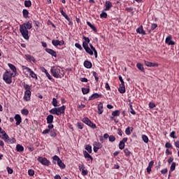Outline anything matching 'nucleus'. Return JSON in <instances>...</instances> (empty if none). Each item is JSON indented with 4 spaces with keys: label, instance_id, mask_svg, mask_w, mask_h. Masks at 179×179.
Listing matches in <instances>:
<instances>
[{
    "label": "nucleus",
    "instance_id": "nucleus-1",
    "mask_svg": "<svg viewBox=\"0 0 179 179\" xmlns=\"http://www.w3.org/2000/svg\"><path fill=\"white\" fill-rule=\"evenodd\" d=\"M31 27H33V25L30 21L20 25V32L25 40H29V30H30Z\"/></svg>",
    "mask_w": 179,
    "mask_h": 179
},
{
    "label": "nucleus",
    "instance_id": "nucleus-2",
    "mask_svg": "<svg viewBox=\"0 0 179 179\" xmlns=\"http://www.w3.org/2000/svg\"><path fill=\"white\" fill-rule=\"evenodd\" d=\"M50 72H51L52 76H54V78H56L57 79H58V78L61 79V78H64V76L65 75V71L59 66H52L50 69Z\"/></svg>",
    "mask_w": 179,
    "mask_h": 179
},
{
    "label": "nucleus",
    "instance_id": "nucleus-3",
    "mask_svg": "<svg viewBox=\"0 0 179 179\" xmlns=\"http://www.w3.org/2000/svg\"><path fill=\"white\" fill-rule=\"evenodd\" d=\"M66 108V106L65 105L62 106L59 108H53L49 110V113L50 114H53L55 115H57L59 117L60 115H62V114H65V109Z\"/></svg>",
    "mask_w": 179,
    "mask_h": 179
},
{
    "label": "nucleus",
    "instance_id": "nucleus-4",
    "mask_svg": "<svg viewBox=\"0 0 179 179\" xmlns=\"http://www.w3.org/2000/svg\"><path fill=\"white\" fill-rule=\"evenodd\" d=\"M83 39L85 41L83 42V47L85 52L89 54L90 55H93V51H92V49L89 48V43H90V38L83 36Z\"/></svg>",
    "mask_w": 179,
    "mask_h": 179
},
{
    "label": "nucleus",
    "instance_id": "nucleus-5",
    "mask_svg": "<svg viewBox=\"0 0 179 179\" xmlns=\"http://www.w3.org/2000/svg\"><path fill=\"white\" fill-rule=\"evenodd\" d=\"M15 75L13 73H9L8 71H6V72L3 75V79L6 83L8 85H10L12 83V77L15 78Z\"/></svg>",
    "mask_w": 179,
    "mask_h": 179
},
{
    "label": "nucleus",
    "instance_id": "nucleus-6",
    "mask_svg": "<svg viewBox=\"0 0 179 179\" xmlns=\"http://www.w3.org/2000/svg\"><path fill=\"white\" fill-rule=\"evenodd\" d=\"M37 160L41 163V164H43V166H48L51 163L48 159H47V158L43 157H38Z\"/></svg>",
    "mask_w": 179,
    "mask_h": 179
},
{
    "label": "nucleus",
    "instance_id": "nucleus-7",
    "mask_svg": "<svg viewBox=\"0 0 179 179\" xmlns=\"http://www.w3.org/2000/svg\"><path fill=\"white\" fill-rule=\"evenodd\" d=\"M78 169L80 171H81L82 176H87V173H88L87 169H86L83 164H79Z\"/></svg>",
    "mask_w": 179,
    "mask_h": 179
},
{
    "label": "nucleus",
    "instance_id": "nucleus-8",
    "mask_svg": "<svg viewBox=\"0 0 179 179\" xmlns=\"http://www.w3.org/2000/svg\"><path fill=\"white\" fill-rule=\"evenodd\" d=\"M93 146L94 153H97L99 149H101V148H103V145H101L99 142L97 141L94 142Z\"/></svg>",
    "mask_w": 179,
    "mask_h": 179
},
{
    "label": "nucleus",
    "instance_id": "nucleus-9",
    "mask_svg": "<svg viewBox=\"0 0 179 179\" xmlns=\"http://www.w3.org/2000/svg\"><path fill=\"white\" fill-rule=\"evenodd\" d=\"M52 44L55 47H58V45H64L65 44V41L64 40L59 41V40H52Z\"/></svg>",
    "mask_w": 179,
    "mask_h": 179
},
{
    "label": "nucleus",
    "instance_id": "nucleus-10",
    "mask_svg": "<svg viewBox=\"0 0 179 179\" xmlns=\"http://www.w3.org/2000/svg\"><path fill=\"white\" fill-rule=\"evenodd\" d=\"M14 120H15V125L17 127L22 124V116L19 114H16L14 117Z\"/></svg>",
    "mask_w": 179,
    "mask_h": 179
},
{
    "label": "nucleus",
    "instance_id": "nucleus-11",
    "mask_svg": "<svg viewBox=\"0 0 179 179\" xmlns=\"http://www.w3.org/2000/svg\"><path fill=\"white\" fill-rule=\"evenodd\" d=\"M171 38V36H167L165 40L166 44H168L169 45H175L176 42H174V41H172Z\"/></svg>",
    "mask_w": 179,
    "mask_h": 179
},
{
    "label": "nucleus",
    "instance_id": "nucleus-12",
    "mask_svg": "<svg viewBox=\"0 0 179 179\" xmlns=\"http://www.w3.org/2000/svg\"><path fill=\"white\" fill-rule=\"evenodd\" d=\"M8 66L10 68V71H12L13 73L16 76V75H17V69H16V66L10 63L8 64Z\"/></svg>",
    "mask_w": 179,
    "mask_h": 179
},
{
    "label": "nucleus",
    "instance_id": "nucleus-13",
    "mask_svg": "<svg viewBox=\"0 0 179 179\" xmlns=\"http://www.w3.org/2000/svg\"><path fill=\"white\" fill-rule=\"evenodd\" d=\"M45 51H46L48 54H50V55H52V57L57 58V52H55V50L50 48H45Z\"/></svg>",
    "mask_w": 179,
    "mask_h": 179
},
{
    "label": "nucleus",
    "instance_id": "nucleus-14",
    "mask_svg": "<svg viewBox=\"0 0 179 179\" xmlns=\"http://www.w3.org/2000/svg\"><path fill=\"white\" fill-rule=\"evenodd\" d=\"M31 96V91H25L24 95V100H25V101H29L30 100Z\"/></svg>",
    "mask_w": 179,
    "mask_h": 179
},
{
    "label": "nucleus",
    "instance_id": "nucleus-15",
    "mask_svg": "<svg viewBox=\"0 0 179 179\" xmlns=\"http://www.w3.org/2000/svg\"><path fill=\"white\" fill-rule=\"evenodd\" d=\"M22 69L23 71V73L26 75V76H28L29 73H30L31 69L26 66H22Z\"/></svg>",
    "mask_w": 179,
    "mask_h": 179
},
{
    "label": "nucleus",
    "instance_id": "nucleus-16",
    "mask_svg": "<svg viewBox=\"0 0 179 179\" xmlns=\"http://www.w3.org/2000/svg\"><path fill=\"white\" fill-rule=\"evenodd\" d=\"M154 164H155V162H153V161H150V162H149L148 166V167H147V169H146L147 173H148V174H150V173H151V171H152V167H153V165H154Z\"/></svg>",
    "mask_w": 179,
    "mask_h": 179
},
{
    "label": "nucleus",
    "instance_id": "nucleus-17",
    "mask_svg": "<svg viewBox=\"0 0 179 179\" xmlns=\"http://www.w3.org/2000/svg\"><path fill=\"white\" fill-rule=\"evenodd\" d=\"M144 64L146 66H148V67L158 66L157 63H152V62L146 61V60H144Z\"/></svg>",
    "mask_w": 179,
    "mask_h": 179
},
{
    "label": "nucleus",
    "instance_id": "nucleus-18",
    "mask_svg": "<svg viewBox=\"0 0 179 179\" xmlns=\"http://www.w3.org/2000/svg\"><path fill=\"white\" fill-rule=\"evenodd\" d=\"M105 6L104 10H110V8H113V3L110 1H106Z\"/></svg>",
    "mask_w": 179,
    "mask_h": 179
},
{
    "label": "nucleus",
    "instance_id": "nucleus-19",
    "mask_svg": "<svg viewBox=\"0 0 179 179\" xmlns=\"http://www.w3.org/2000/svg\"><path fill=\"white\" fill-rule=\"evenodd\" d=\"M83 155L84 157L87 159V160H91V162L93 161V157L89 152H87V151H84Z\"/></svg>",
    "mask_w": 179,
    "mask_h": 179
},
{
    "label": "nucleus",
    "instance_id": "nucleus-20",
    "mask_svg": "<svg viewBox=\"0 0 179 179\" xmlns=\"http://www.w3.org/2000/svg\"><path fill=\"white\" fill-rule=\"evenodd\" d=\"M47 124H52L54 122V115H48L46 117Z\"/></svg>",
    "mask_w": 179,
    "mask_h": 179
},
{
    "label": "nucleus",
    "instance_id": "nucleus-21",
    "mask_svg": "<svg viewBox=\"0 0 179 179\" xmlns=\"http://www.w3.org/2000/svg\"><path fill=\"white\" fill-rule=\"evenodd\" d=\"M97 109H98V114L101 115V113H103L104 109L103 108V103H99L98 104Z\"/></svg>",
    "mask_w": 179,
    "mask_h": 179
},
{
    "label": "nucleus",
    "instance_id": "nucleus-22",
    "mask_svg": "<svg viewBox=\"0 0 179 179\" xmlns=\"http://www.w3.org/2000/svg\"><path fill=\"white\" fill-rule=\"evenodd\" d=\"M118 90L121 94H124L125 93V84H120Z\"/></svg>",
    "mask_w": 179,
    "mask_h": 179
},
{
    "label": "nucleus",
    "instance_id": "nucleus-23",
    "mask_svg": "<svg viewBox=\"0 0 179 179\" xmlns=\"http://www.w3.org/2000/svg\"><path fill=\"white\" fill-rule=\"evenodd\" d=\"M16 150L17 152H18L19 153H22V152L24 151V147H23V145H20V144H17L16 145Z\"/></svg>",
    "mask_w": 179,
    "mask_h": 179
},
{
    "label": "nucleus",
    "instance_id": "nucleus-24",
    "mask_svg": "<svg viewBox=\"0 0 179 179\" xmlns=\"http://www.w3.org/2000/svg\"><path fill=\"white\" fill-rule=\"evenodd\" d=\"M25 59L29 61V62H34V61H36L34 57L30 55H25Z\"/></svg>",
    "mask_w": 179,
    "mask_h": 179
},
{
    "label": "nucleus",
    "instance_id": "nucleus-25",
    "mask_svg": "<svg viewBox=\"0 0 179 179\" xmlns=\"http://www.w3.org/2000/svg\"><path fill=\"white\" fill-rule=\"evenodd\" d=\"M129 108H130V113L132 114V115H136V112L134 110V108L132 106V102L131 101V99H129Z\"/></svg>",
    "mask_w": 179,
    "mask_h": 179
},
{
    "label": "nucleus",
    "instance_id": "nucleus-26",
    "mask_svg": "<svg viewBox=\"0 0 179 179\" xmlns=\"http://www.w3.org/2000/svg\"><path fill=\"white\" fill-rule=\"evenodd\" d=\"M101 94L94 93L89 97V100H94L95 99H99V97H101Z\"/></svg>",
    "mask_w": 179,
    "mask_h": 179
},
{
    "label": "nucleus",
    "instance_id": "nucleus-27",
    "mask_svg": "<svg viewBox=\"0 0 179 179\" xmlns=\"http://www.w3.org/2000/svg\"><path fill=\"white\" fill-rule=\"evenodd\" d=\"M84 66H85V68H87V69H90V68H92V62H90L89 61L84 62Z\"/></svg>",
    "mask_w": 179,
    "mask_h": 179
},
{
    "label": "nucleus",
    "instance_id": "nucleus-28",
    "mask_svg": "<svg viewBox=\"0 0 179 179\" xmlns=\"http://www.w3.org/2000/svg\"><path fill=\"white\" fill-rule=\"evenodd\" d=\"M90 50L92 51V53L94 52L95 58H97V50H96V48L93 45L90 44Z\"/></svg>",
    "mask_w": 179,
    "mask_h": 179
},
{
    "label": "nucleus",
    "instance_id": "nucleus-29",
    "mask_svg": "<svg viewBox=\"0 0 179 179\" xmlns=\"http://www.w3.org/2000/svg\"><path fill=\"white\" fill-rule=\"evenodd\" d=\"M134 131V127H128L126 129H125V134L126 135H131V132H132Z\"/></svg>",
    "mask_w": 179,
    "mask_h": 179
},
{
    "label": "nucleus",
    "instance_id": "nucleus-30",
    "mask_svg": "<svg viewBox=\"0 0 179 179\" xmlns=\"http://www.w3.org/2000/svg\"><path fill=\"white\" fill-rule=\"evenodd\" d=\"M142 140L143 141L144 143H149V138L148 136L143 134L141 136Z\"/></svg>",
    "mask_w": 179,
    "mask_h": 179
},
{
    "label": "nucleus",
    "instance_id": "nucleus-31",
    "mask_svg": "<svg viewBox=\"0 0 179 179\" xmlns=\"http://www.w3.org/2000/svg\"><path fill=\"white\" fill-rule=\"evenodd\" d=\"M50 135L52 138H55L57 136V129H53L50 131Z\"/></svg>",
    "mask_w": 179,
    "mask_h": 179
},
{
    "label": "nucleus",
    "instance_id": "nucleus-32",
    "mask_svg": "<svg viewBox=\"0 0 179 179\" xmlns=\"http://www.w3.org/2000/svg\"><path fill=\"white\" fill-rule=\"evenodd\" d=\"M136 32L138 33V34H145V31L143 30V27L141 26L136 29Z\"/></svg>",
    "mask_w": 179,
    "mask_h": 179
},
{
    "label": "nucleus",
    "instance_id": "nucleus-33",
    "mask_svg": "<svg viewBox=\"0 0 179 179\" xmlns=\"http://www.w3.org/2000/svg\"><path fill=\"white\" fill-rule=\"evenodd\" d=\"M22 15H23V17H24V19H27V17H29V10L24 9L22 10Z\"/></svg>",
    "mask_w": 179,
    "mask_h": 179
},
{
    "label": "nucleus",
    "instance_id": "nucleus-34",
    "mask_svg": "<svg viewBox=\"0 0 179 179\" xmlns=\"http://www.w3.org/2000/svg\"><path fill=\"white\" fill-rule=\"evenodd\" d=\"M136 66L138 69H139V71H141L142 72L145 71V69L143 68V64L141 63H137Z\"/></svg>",
    "mask_w": 179,
    "mask_h": 179
},
{
    "label": "nucleus",
    "instance_id": "nucleus-35",
    "mask_svg": "<svg viewBox=\"0 0 179 179\" xmlns=\"http://www.w3.org/2000/svg\"><path fill=\"white\" fill-rule=\"evenodd\" d=\"M57 164L59 166V167H60V169H65V164H64V162H62V160H59L58 162H57Z\"/></svg>",
    "mask_w": 179,
    "mask_h": 179
},
{
    "label": "nucleus",
    "instance_id": "nucleus-36",
    "mask_svg": "<svg viewBox=\"0 0 179 179\" xmlns=\"http://www.w3.org/2000/svg\"><path fill=\"white\" fill-rule=\"evenodd\" d=\"M120 114H121V113L118 110H116L112 113L113 117H120Z\"/></svg>",
    "mask_w": 179,
    "mask_h": 179
},
{
    "label": "nucleus",
    "instance_id": "nucleus-37",
    "mask_svg": "<svg viewBox=\"0 0 179 179\" xmlns=\"http://www.w3.org/2000/svg\"><path fill=\"white\" fill-rule=\"evenodd\" d=\"M29 75L33 79H37V74H36V73L32 70L29 72Z\"/></svg>",
    "mask_w": 179,
    "mask_h": 179
},
{
    "label": "nucleus",
    "instance_id": "nucleus-38",
    "mask_svg": "<svg viewBox=\"0 0 179 179\" xmlns=\"http://www.w3.org/2000/svg\"><path fill=\"white\" fill-rule=\"evenodd\" d=\"M22 86L24 89L25 90V92L30 91V85L23 83Z\"/></svg>",
    "mask_w": 179,
    "mask_h": 179
},
{
    "label": "nucleus",
    "instance_id": "nucleus-39",
    "mask_svg": "<svg viewBox=\"0 0 179 179\" xmlns=\"http://www.w3.org/2000/svg\"><path fill=\"white\" fill-rule=\"evenodd\" d=\"M52 104L55 108L58 107V101L57 100V99H52Z\"/></svg>",
    "mask_w": 179,
    "mask_h": 179
},
{
    "label": "nucleus",
    "instance_id": "nucleus-40",
    "mask_svg": "<svg viewBox=\"0 0 179 179\" xmlns=\"http://www.w3.org/2000/svg\"><path fill=\"white\" fill-rule=\"evenodd\" d=\"M87 125H88V127H90V128H92V129H96V124L92 122L91 120L90 121V122Z\"/></svg>",
    "mask_w": 179,
    "mask_h": 179
},
{
    "label": "nucleus",
    "instance_id": "nucleus-41",
    "mask_svg": "<svg viewBox=\"0 0 179 179\" xmlns=\"http://www.w3.org/2000/svg\"><path fill=\"white\" fill-rule=\"evenodd\" d=\"M87 26H89V27H90V29H92V30H93L94 31H96V27H94L93 24H92V23H90V22L87 21Z\"/></svg>",
    "mask_w": 179,
    "mask_h": 179
},
{
    "label": "nucleus",
    "instance_id": "nucleus-42",
    "mask_svg": "<svg viewBox=\"0 0 179 179\" xmlns=\"http://www.w3.org/2000/svg\"><path fill=\"white\" fill-rule=\"evenodd\" d=\"M21 114H22V115H29V110L26 109V108H23L21 110Z\"/></svg>",
    "mask_w": 179,
    "mask_h": 179
},
{
    "label": "nucleus",
    "instance_id": "nucleus-43",
    "mask_svg": "<svg viewBox=\"0 0 179 179\" xmlns=\"http://www.w3.org/2000/svg\"><path fill=\"white\" fill-rule=\"evenodd\" d=\"M24 6L26 8H30L31 6V1L30 0H27L24 1Z\"/></svg>",
    "mask_w": 179,
    "mask_h": 179
},
{
    "label": "nucleus",
    "instance_id": "nucleus-44",
    "mask_svg": "<svg viewBox=\"0 0 179 179\" xmlns=\"http://www.w3.org/2000/svg\"><path fill=\"white\" fill-rule=\"evenodd\" d=\"M89 92H90V89L85 88V87L82 88V92L83 94H87V93H89Z\"/></svg>",
    "mask_w": 179,
    "mask_h": 179
},
{
    "label": "nucleus",
    "instance_id": "nucleus-45",
    "mask_svg": "<svg viewBox=\"0 0 179 179\" xmlns=\"http://www.w3.org/2000/svg\"><path fill=\"white\" fill-rule=\"evenodd\" d=\"M82 121L84 122V124H86V125H87L90 122L89 117H83L82 119Z\"/></svg>",
    "mask_w": 179,
    "mask_h": 179
},
{
    "label": "nucleus",
    "instance_id": "nucleus-46",
    "mask_svg": "<svg viewBox=\"0 0 179 179\" xmlns=\"http://www.w3.org/2000/svg\"><path fill=\"white\" fill-rule=\"evenodd\" d=\"M85 150H87L88 152V153H92V145H87L85 146Z\"/></svg>",
    "mask_w": 179,
    "mask_h": 179
},
{
    "label": "nucleus",
    "instance_id": "nucleus-47",
    "mask_svg": "<svg viewBox=\"0 0 179 179\" xmlns=\"http://www.w3.org/2000/svg\"><path fill=\"white\" fill-rule=\"evenodd\" d=\"M77 127H78V129H83V127H85V124H83V123H82L80 122H78L77 123Z\"/></svg>",
    "mask_w": 179,
    "mask_h": 179
},
{
    "label": "nucleus",
    "instance_id": "nucleus-48",
    "mask_svg": "<svg viewBox=\"0 0 179 179\" xmlns=\"http://www.w3.org/2000/svg\"><path fill=\"white\" fill-rule=\"evenodd\" d=\"M100 17L107 19V13L102 11V13L100 14Z\"/></svg>",
    "mask_w": 179,
    "mask_h": 179
},
{
    "label": "nucleus",
    "instance_id": "nucleus-49",
    "mask_svg": "<svg viewBox=\"0 0 179 179\" xmlns=\"http://www.w3.org/2000/svg\"><path fill=\"white\" fill-rule=\"evenodd\" d=\"M7 143H16V140L15 139V138H8V140L6 142Z\"/></svg>",
    "mask_w": 179,
    "mask_h": 179
},
{
    "label": "nucleus",
    "instance_id": "nucleus-50",
    "mask_svg": "<svg viewBox=\"0 0 179 179\" xmlns=\"http://www.w3.org/2000/svg\"><path fill=\"white\" fill-rule=\"evenodd\" d=\"M165 148H166V149H173V145H171V143L167 142L165 144Z\"/></svg>",
    "mask_w": 179,
    "mask_h": 179
},
{
    "label": "nucleus",
    "instance_id": "nucleus-51",
    "mask_svg": "<svg viewBox=\"0 0 179 179\" xmlns=\"http://www.w3.org/2000/svg\"><path fill=\"white\" fill-rule=\"evenodd\" d=\"M124 152L125 154V156H131V151H129V150H128V148H125L124 150Z\"/></svg>",
    "mask_w": 179,
    "mask_h": 179
},
{
    "label": "nucleus",
    "instance_id": "nucleus-52",
    "mask_svg": "<svg viewBox=\"0 0 179 179\" xmlns=\"http://www.w3.org/2000/svg\"><path fill=\"white\" fill-rule=\"evenodd\" d=\"M124 148H125V143L120 141L119 149H120V150H122V149H124Z\"/></svg>",
    "mask_w": 179,
    "mask_h": 179
},
{
    "label": "nucleus",
    "instance_id": "nucleus-53",
    "mask_svg": "<svg viewBox=\"0 0 179 179\" xmlns=\"http://www.w3.org/2000/svg\"><path fill=\"white\" fill-rule=\"evenodd\" d=\"M174 170H176V162L171 164L170 171H174Z\"/></svg>",
    "mask_w": 179,
    "mask_h": 179
},
{
    "label": "nucleus",
    "instance_id": "nucleus-54",
    "mask_svg": "<svg viewBox=\"0 0 179 179\" xmlns=\"http://www.w3.org/2000/svg\"><path fill=\"white\" fill-rule=\"evenodd\" d=\"M1 138L3 139L5 142H7V141L9 140V136L6 134L4 136H2Z\"/></svg>",
    "mask_w": 179,
    "mask_h": 179
},
{
    "label": "nucleus",
    "instance_id": "nucleus-55",
    "mask_svg": "<svg viewBox=\"0 0 179 179\" xmlns=\"http://www.w3.org/2000/svg\"><path fill=\"white\" fill-rule=\"evenodd\" d=\"M28 174H29V176H30L31 177H33V176H34V170H33V169H29V170H28Z\"/></svg>",
    "mask_w": 179,
    "mask_h": 179
},
{
    "label": "nucleus",
    "instance_id": "nucleus-56",
    "mask_svg": "<svg viewBox=\"0 0 179 179\" xmlns=\"http://www.w3.org/2000/svg\"><path fill=\"white\" fill-rule=\"evenodd\" d=\"M75 47H76V48H78V50H80V51L83 50V48H82V45L78 43H75Z\"/></svg>",
    "mask_w": 179,
    "mask_h": 179
},
{
    "label": "nucleus",
    "instance_id": "nucleus-57",
    "mask_svg": "<svg viewBox=\"0 0 179 179\" xmlns=\"http://www.w3.org/2000/svg\"><path fill=\"white\" fill-rule=\"evenodd\" d=\"M52 159H53L55 162H57V163L61 160V159L59 158V157H58L57 155L53 156Z\"/></svg>",
    "mask_w": 179,
    "mask_h": 179
},
{
    "label": "nucleus",
    "instance_id": "nucleus-58",
    "mask_svg": "<svg viewBox=\"0 0 179 179\" xmlns=\"http://www.w3.org/2000/svg\"><path fill=\"white\" fill-rule=\"evenodd\" d=\"M156 27H157V24H152L151 28L150 30V31H153V30H155V29H156Z\"/></svg>",
    "mask_w": 179,
    "mask_h": 179
},
{
    "label": "nucleus",
    "instance_id": "nucleus-59",
    "mask_svg": "<svg viewBox=\"0 0 179 179\" xmlns=\"http://www.w3.org/2000/svg\"><path fill=\"white\" fill-rule=\"evenodd\" d=\"M62 16L66 19V20H67L69 22V23H71V18H69V17L68 16V15L66 14V13H64L63 15H62Z\"/></svg>",
    "mask_w": 179,
    "mask_h": 179
},
{
    "label": "nucleus",
    "instance_id": "nucleus-60",
    "mask_svg": "<svg viewBox=\"0 0 179 179\" xmlns=\"http://www.w3.org/2000/svg\"><path fill=\"white\" fill-rule=\"evenodd\" d=\"M45 76L48 77V79H49V80H52H52H54V79H52V77L51 76L50 73L46 72Z\"/></svg>",
    "mask_w": 179,
    "mask_h": 179
},
{
    "label": "nucleus",
    "instance_id": "nucleus-61",
    "mask_svg": "<svg viewBox=\"0 0 179 179\" xmlns=\"http://www.w3.org/2000/svg\"><path fill=\"white\" fill-rule=\"evenodd\" d=\"M109 142H115V136L111 135L109 136Z\"/></svg>",
    "mask_w": 179,
    "mask_h": 179
},
{
    "label": "nucleus",
    "instance_id": "nucleus-62",
    "mask_svg": "<svg viewBox=\"0 0 179 179\" xmlns=\"http://www.w3.org/2000/svg\"><path fill=\"white\" fill-rule=\"evenodd\" d=\"M170 136L171 138H173V139L177 138V136H176V132L174 131H173L171 134H170Z\"/></svg>",
    "mask_w": 179,
    "mask_h": 179
},
{
    "label": "nucleus",
    "instance_id": "nucleus-63",
    "mask_svg": "<svg viewBox=\"0 0 179 179\" xmlns=\"http://www.w3.org/2000/svg\"><path fill=\"white\" fill-rule=\"evenodd\" d=\"M174 145L176 146V149H178L179 150V140L174 141Z\"/></svg>",
    "mask_w": 179,
    "mask_h": 179
},
{
    "label": "nucleus",
    "instance_id": "nucleus-64",
    "mask_svg": "<svg viewBox=\"0 0 179 179\" xmlns=\"http://www.w3.org/2000/svg\"><path fill=\"white\" fill-rule=\"evenodd\" d=\"M149 107H150V108H155V107H156V104H155V103H153V102H150Z\"/></svg>",
    "mask_w": 179,
    "mask_h": 179
}]
</instances>
